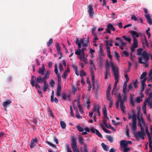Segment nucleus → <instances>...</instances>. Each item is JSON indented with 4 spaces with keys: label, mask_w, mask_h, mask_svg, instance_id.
I'll list each match as a JSON object with an SVG mask.
<instances>
[{
    "label": "nucleus",
    "mask_w": 152,
    "mask_h": 152,
    "mask_svg": "<svg viewBox=\"0 0 152 152\" xmlns=\"http://www.w3.org/2000/svg\"><path fill=\"white\" fill-rule=\"evenodd\" d=\"M106 139L110 142H112L113 141V139L112 137L110 136H107L106 137Z\"/></svg>",
    "instance_id": "a18cd8bd"
},
{
    "label": "nucleus",
    "mask_w": 152,
    "mask_h": 152,
    "mask_svg": "<svg viewBox=\"0 0 152 152\" xmlns=\"http://www.w3.org/2000/svg\"><path fill=\"white\" fill-rule=\"evenodd\" d=\"M152 70H151L149 73L148 74V75L150 77V78L149 79V80H152Z\"/></svg>",
    "instance_id": "6e6d98bb"
},
{
    "label": "nucleus",
    "mask_w": 152,
    "mask_h": 152,
    "mask_svg": "<svg viewBox=\"0 0 152 152\" xmlns=\"http://www.w3.org/2000/svg\"><path fill=\"white\" fill-rule=\"evenodd\" d=\"M120 106L121 111L123 113H124V109L126 108L125 105L124 103H122V102H120Z\"/></svg>",
    "instance_id": "473e14b6"
},
{
    "label": "nucleus",
    "mask_w": 152,
    "mask_h": 152,
    "mask_svg": "<svg viewBox=\"0 0 152 152\" xmlns=\"http://www.w3.org/2000/svg\"><path fill=\"white\" fill-rule=\"evenodd\" d=\"M76 128L78 131L80 132H83L84 130V129L79 125H77Z\"/></svg>",
    "instance_id": "4c0bfd02"
},
{
    "label": "nucleus",
    "mask_w": 152,
    "mask_h": 152,
    "mask_svg": "<svg viewBox=\"0 0 152 152\" xmlns=\"http://www.w3.org/2000/svg\"><path fill=\"white\" fill-rule=\"evenodd\" d=\"M76 117L77 118L79 119L82 118V117L80 116L78 110H77L76 112Z\"/></svg>",
    "instance_id": "0e129e2a"
},
{
    "label": "nucleus",
    "mask_w": 152,
    "mask_h": 152,
    "mask_svg": "<svg viewBox=\"0 0 152 152\" xmlns=\"http://www.w3.org/2000/svg\"><path fill=\"white\" fill-rule=\"evenodd\" d=\"M128 118L129 119L132 118V121H133L134 119L135 120H137L136 115L134 113H133L132 115L129 114L128 115Z\"/></svg>",
    "instance_id": "5701e85b"
},
{
    "label": "nucleus",
    "mask_w": 152,
    "mask_h": 152,
    "mask_svg": "<svg viewBox=\"0 0 152 152\" xmlns=\"http://www.w3.org/2000/svg\"><path fill=\"white\" fill-rule=\"evenodd\" d=\"M137 117L138 120V124L140 127L141 130H143V127L145 125V122L142 116H140V113H138L137 114Z\"/></svg>",
    "instance_id": "39448f33"
},
{
    "label": "nucleus",
    "mask_w": 152,
    "mask_h": 152,
    "mask_svg": "<svg viewBox=\"0 0 152 152\" xmlns=\"http://www.w3.org/2000/svg\"><path fill=\"white\" fill-rule=\"evenodd\" d=\"M44 80H45V79H44L43 77L42 78L41 76H39L37 78V81L38 83H41L43 82Z\"/></svg>",
    "instance_id": "a878e982"
},
{
    "label": "nucleus",
    "mask_w": 152,
    "mask_h": 152,
    "mask_svg": "<svg viewBox=\"0 0 152 152\" xmlns=\"http://www.w3.org/2000/svg\"><path fill=\"white\" fill-rule=\"evenodd\" d=\"M110 67L112 68V71L113 72L115 80L114 86H117L118 82V69L116 66L115 64L112 62L110 63Z\"/></svg>",
    "instance_id": "f03ea898"
},
{
    "label": "nucleus",
    "mask_w": 152,
    "mask_h": 152,
    "mask_svg": "<svg viewBox=\"0 0 152 152\" xmlns=\"http://www.w3.org/2000/svg\"><path fill=\"white\" fill-rule=\"evenodd\" d=\"M104 41L106 46L112 47L113 46V41L112 39L104 40Z\"/></svg>",
    "instance_id": "ddd939ff"
},
{
    "label": "nucleus",
    "mask_w": 152,
    "mask_h": 152,
    "mask_svg": "<svg viewBox=\"0 0 152 152\" xmlns=\"http://www.w3.org/2000/svg\"><path fill=\"white\" fill-rule=\"evenodd\" d=\"M107 27V28H108L109 29H111L113 31H114L115 30L114 26L111 23H109L108 24Z\"/></svg>",
    "instance_id": "f704fd0d"
},
{
    "label": "nucleus",
    "mask_w": 152,
    "mask_h": 152,
    "mask_svg": "<svg viewBox=\"0 0 152 152\" xmlns=\"http://www.w3.org/2000/svg\"><path fill=\"white\" fill-rule=\"evenodd\" d=\"M90 64L91 66V69H95V66L94 65L93 62L92 61H91Z\"/></svg>",
    "instance_id": "4d7b16f0"
},
{
    "label": "nucleus",
    "mask_w": 152,
    "mask_h": 152,
    "mask_svg": "<svg viewBox=\"0 0 152 152\" xmlns=\"http://www.w3.org/2000/svg\"><path fill=\"white\" fill-rule=\"evenodd\" d=\"M116 87H117V86H114V87H113V89L112 92V94L113 95L114 94L115 96H116V95L117 94L116 93H114V92L115 91V90H116Z\"/></svg>",
    "instance_id": "864d4df0"
},
{
    "label": "nucleus",
    "mask_w": 152,
    "mask_h": 152,
    "mask_svg": "<svg viewBox=\"0 0 152 152\" xmlns=\"http://www.w3.org/2000/svg\"><path fill=\"white\" fill-rule=\"evenodd\" d=\"M152 96V93H150L149 94L148 97V98H147V99H146V100H145V101H147V102H149L150 100L151 99Z\"/></svg>",
    "instance_id": "5fc2aeb1"
},
{
    "label": "nucleus",
    "mask_w": 152,
    "mask_h": 152,
    "mask_svg": "<svg viewBox=\"0 0 152 152\" xmlns=\"http://www.w3.org/2000/svg\"><path fill=\"white\" fill-rule=\"evenodd\" d=\"M145 135V133L143 129V130H141V131L138 132L136 133L135 135L136 136L139 137L141 138L142 140L144 139V135Z\"/></svg>",
    "instance_id": "f8f14e48"
},
{
    "label": "nucleus",
    "mask_w": 152,
    "mask_h": 152,
    "mask_svg": "<svg viewBox=\"0 0 152 152\" xmlns=\"http://www.w3.org/2000/svg\"><path fill=\"white\" fill-rule=\"evenodd\" d=\"M132 123H129V125L131 127L132 131V132H135L137 129V120L134 119L133 121H132Z\"/></svg>",
    "instance_id": "9d476101"
},
{
    "label": "nucleus",
    "mask_w": 152,
    "mask_h": 152,
    "mask_svg": "<svg viewBox=\"0 0 152 152\" xmlns=\"http://www.w3.org/2000/svg\"><path fill=\"white\" fill-rule=\"evenodd\" d=\"M91 78L92 80V84L93 86V89L94 90L95 88V83L94 82V75L93 72H91Z\"/></svg>",
    "instance_id": "dca6fc26"
},
{
    "label": "nucleus",
    "mask_w": 152,
    "mask_h": 152,
    "mask_svg": "<svg viewBox=\"0 0 152 152\" xmlns=\"http://www.w3.org/2000/svg\"><path fill=\"white\" fill-rule=\"evenodd\" d=\"M131 18L132 20H134V21H137V22H139V20L137 17H136L135 15H132L131 16Z\"/></svg>",
    "instance_id": "37998d69"
},
{
    "label": "nucleus",
    "mask_w": 152,
    "mask_h": 152,
    "mask_svg": "<svg viewBox=\"0 0 152 152\" xmlns=\"http://www.w3.org/2000/svg\"><path fill=\"white\" fill-rule=\"evenodd\" d=\"M120 48L121 50H123L124 47L126 45V43L123 41L122 39H120Z\"/></svg>",
    "instance_id": "412c9836"
},
{
    "label": "nucleus",
    "mask_w": 152,
    "mask_h": 152,
    "mask_svg": "<svg viewBox=\"0 0 152 152\" xmlns=\"http://www.w3.org/2000/svg\"><path fill=\"white\" fill-rule=\"evenodd\" d=\"M115 56L117 60H119V58L120 57V56L116 52H115Z\"/></svg>",
    "instance_id": "774afa93"
},
{
    "label": "nucleus",
    "mask_w": 152,
    "mask_h": 152,
    "mask_svg": "<svg viewBox=\"0 0 152 152\" xmlns=\"http://www.w3.org/2000/svg\"><path fill=\"white\" fill-rule=\"evenodd\" d=\"M142 98L141 97H137L136 99V102L138 103L140 102L142 100Z\"/></svg>",
    "instance_id": "3c124183"
},
{
    "label": "nucleus",
    "mask_w": 152,
    "mask_h": 152,
    "mask_svg": "<svg viewBox=\"0 0 152 152\" xmlns=\"http://www.w3.org/2000/svg\"><path fill=\"white\" fill-rule=\"evenodd\" d=\"M49 88V86H44L43 87V90L44 92L46 91L47 89Z\"/></svg>",
    "instance_id": "e2e57ef3"
},
{
    "label": "nucleus",
    "mask_w": 152,
    "mask_h": 152,
    "mask_svg": "<svg viewBox=\"0 0 152 152\" xmlns=\"http://www.w3.org/2000/svg\"><path fill=\"white\" fill-rule=\"evenodd\" d=\"M142 50L143 49L141 48L138 49L137 50V55L139 56H142Z\"/></svg>",
    "instance_id": "72a5a7b5"
},
{
    "label": "nucleus",
    "mask_w": 152,
    "mask_h": 152,
    "mask_svg": "<svg viewBox=\"0 0 152 152\" xmlns=\"http://www.w3.org/2000/svg\"><path fill=\"white\" fill-rule=\"evenodd\" d=\"M45 71V68L44 65H43L41 68H39V73L41 75H44Z\"/></svg>",
    "instance_id": "4468645a"
},
{
    "label": "nucleus",
    "mask_w": 152,
    "mask_h": 152,
    "mask_svg": "<svg viewBox=\"0 0 152 152\" xmlns=\"http://www.w3.org/2000/svg\"><path fill=\"white\" fill-rule=\"evenodd\" d=\"M83 148L84 152H88L87 144L85 143L84 144Z\"/></svg>",
    "instance_id": "680f3d73"
},
{
    "label": "nucleus",
    "mask_w": 152,
    "mask_h": 152,
    "mask_svg": "<svg viewBox=\"0 0 152 152\" xmlns=\"http://www.w3.org/2000/svg\"><path fill=\"white\" fill-rule=\"evenodd\" d=\"M70 70L68 68H67L66 70L64 72L62 77L64 79H66L67 76V73H69Z\"/></svg>",
    "instance_id": "4be33fe9"
},
{
    "label": "nucleus",
    "mask_w": 152,
    "mask_h": 152,
    "mask_svg": "<svg viewBox=\"0 0 152 152\" xmlns=\"http://www.w3.org/2000/svg\"><path fill=\"white\" fill-rule=\"evenodd\" d=\"M75 43L78 46V48L75 51V54L79 56L81 61H83L85 64L87 63V55L86 56L84 51L86 50V48L89 44V38L87 39L85 38L76 39Z\"/></svg>",
    "instance_id": "f257e3e1"
},
{
    "label": "nucleus",
    "mask_w": 152,
    "mask_h": 152,
    "mask_svg": "<svg viewBox=\"0 0 152 152\" xmlns=\"http://www.w3.org/2000/svg\"><path fill=\"white\" fill-rule=\"evenodd\" d=\"M113 62L114 63L113 61H110V62H109L108 60L107 59L106 60V64L105 65V68L106 70L104 72V79H107L108 77H110V73L109 71L110 70V63L111 62Z\"/></svg>",
    "instance_id": "7ed1b4c3"
},
{
    "label": "nucleus",
    "mask_w": 152,
    "mask_h": 152,
    "mask_svg": "<svg viewBox=\"0 0 152 152\" xmlns=\"http://www.w3.org/2000/svg\"><path fill=\"white\" fill-rule=\"evenodd\" d=\"M122 37L123 38L125 41H127L129 42H130L131 41V39L130 38L127 37L125 35L123 36H122Z\"/></svg>",
    "instance_id": "58836bf2"
},
{
    "label": "nucleus",
    "mask_w": 152,
    "mask_h": 152,
    "mask_svg": "<svg viewBox=\"0 0 152 152\" xmlns=\"http://www.w3.org/2000/svg\"><path fill=\"white\" fill-rule=\"evenodd\" d=\"M149 147L150 148L149 152H152V142L151 140H149Z\"/></svg>",
    "instance_id": "13d9d810"
},
{
    "label": "nucleus",
    "mask_w": 152,
    "mask_h": 152,
    "mask_svg": "<svg viewBox=\"0 0 152 152\" xmlns=\"http://www.w3.org/2000/svg\"><path fill=\"white\" fill-rule=\"evenodd\" d=\"M133 45H132L130 48V50L132 52H134L135 49L138 46L137 41L136 38L134 37V38L133 39Z\"/></svg>",
    "instance_id": "1a4fd4ad"
},
{
    "label": "nucleus",
    "mask_w": 152,
    "mask_h": 152,
    "mask_svg": "<svg viewBox=\"0 0 152 152\" xmlns=\"http://www.w3.org/2000/svg\"><path fill=\"white\" fill-rule=\"evenodd\" d=\"M126 93H124V94L123 95V99L120 102H122V103H124L126 101Z\"/></svg>",
    "instance_id": "2f4dec72"
},
{
    "label": "nucleus",
    "mask_w": 152,
    "mask_h": 152,
    "mask_svg": "<svg viewBox=\"0 0 152 152\" xmlns=\"http://www.w3.org/2000/svg\"><path fill=\"white\" fill-rule=\"evenodd\" d=\"M56 48L58 53L61 55H62V53L61 52V48L58 42H57L56 44Z\"/></svg>",
    "instance_id": "bb28decb"
},
{
    "label": "nucleus",
    "mask_w": 152,
    "mask_h": 152,
    "mask_svg": "<svg viewBox=\"0 0 152 152\" xmlns=\"http://www.w3.org/2000/svg\"><path fill=\"white\" fill-rule=\"evenodd\" d=\"M137 80H136L135 82L133 83V86L135 88H137L138 87V86L137 85Z\"/></svg>",
    "instance_id": "338daca9"
},
{
    "label": "nucleus",
    "mask_w": 152,
    "mask_h": 152,
    "mask_svg": "<svg viewBox=\"0 0 152 152\" xmlns=\"http://www.w3.org/2000/svg\"><path fill=\"white\" fill-rule=\"evenodd\" d=\"M72 67L73 69L75 70V74L77 76H78L79 75V73L77 69V66H76L75 64H72Z\"/></svg>",
    "instance_id": "b1692460"
},
{
    "label": "nucleus",
    "mask_w": 152,
    "mask_h": 152,
    "mask_svg": "<svg viewBox=\"0 0 152 152\" xmlns=\"http://www.w3.org/2000/svg\"><path fill=\"white\" fill-rule=\"evenodd\" d=\"M71 141V146L73 152H80L79 148L77 147V142L75 138H72Z\"/></svg>",
    "instance_id": "0eeeda50"
},
{
    "label": "nucleus",
    "mask_w": 152,
    "mask_h": 152,
    "mask_svg": "<svg viewBox=\"0 0 152 152\" xmlns=\"http://www.w3.org/2000/svg\"><path fill=\"white\" fill-rule=\"evenodd\" d=\"M102 127L103 130L106 133H110V131L106 129L104 126L103 125H102Z\"/></svg>",
    "instance_id": "8fccbe9b"
},
{
    "label": "nucleus",
    "mask_w": 152,
    "mask_h": 152,
    "mask_svg": "<svg viewBox=\"0 0 152 152\" xmlns=\"http://www.w3.org/2000/svg\"><path fill=\"white\" fill-rule=\"evenodd\" d=\"M110 96V94H106V97L107 99L110 102V103H111L113 101L112 98Z\"/></svg>",
    "instance_id": "c756f323"
},
{
    "label": "nucleus",
    "mask_w": 152,
    "mask_h": 152,
    "mask_svg": "<svg viewBox=\"0 0 152 152\" xmlns=\"http://www.w3.org/2000/svg\"><path fill=\"white\" fill-rule=\"evenodd\" d=\"M128 81H126L124 82V86H123V93H126V87H127V84Z\"/></svg>",
    "instance_id": "cd10ccee"
},
{
    "label": "nucleus",
    "mask_w": 152,
    "mask_h": 152,
    "mask_svg": "<svg viewBox=\"0 0 152 152\" xmlns=\"http://www.w3.org/2000/svg\"><path fill=\"white\" fill-rule=\"evenodd\" d=\"M148 102H147V101H145L142 107V110L143 112V113L144 114H146V105L147 104Z\"/></svg>",
    "instance_id": "aec40b11"
},
{
    "label": "nucleus",
    "mask_w": 152,
    "mask_h": 152,
    "mask_svg": "<svg viewBox=\"0 0 152 152\" xmlns=\"http://www.w3.org/2000/svg\"><path fill=\"white\" fill-rule=\"evenodd\" d=\"M59 69L60 72H61L64 70L63 66L61 63H60L59 64Z\"/></svg>",
    "instance_id": "69168bd1"
},
{
    "label": "nucleus",
    "mask_w": 152,
    "mask_h": 152,
    "mask_svg": "<svg viewBox=\"0 0 152 152\" xmlns=\"http://www.w3.org/2000/svg\"><path fill=\"white\" fill-rule=\"evenodd\" d=\"M53 40L52 39L50 38L49 41L47 42V44L48 46H49L52 43Z\"/></svg>",
    "instance_id": "bf43d9fd"
},
{
    "label": "nucleus",
    "mask_w": 152,
    "mask_h": 152,
    "mask_svg": "<svg viewBox=\"0 0 152 152\" xmlns=\"http://www.w3.org/2000/svg\"><path fill=\"white\" fill-rule=\"evenodd\" d=\"M54 66H55L54 72H55L56 74V75H59V74H58V69L57 68V64H55Z\"/></svg>",
    "instance_id": "de8ad7c7"
},
{
    "label": "nucleus",
    "mask_w": 152,
    "mask_h": 152,
    "mask_svg": "<svg viewBox=\"0 0 152 152\" xmlns=\"http://www.w3.org/2000/svg\"><path fill=\"white\" fill-rule=\"evenodd\" d=\"M77 90V87L76 86H73L72 88V93L75 94Z\"/></svg>",
    "instance_id": "79ce46f5"
},
{
    "label": "nucleus",
    "mask_w": 152,
    "mask_h": 152,
    "mask_svg": "<svg viewBox=\"0 0 152 152\" xmlns=\"http://www.w3.org/2000/svg\"><path fill=\"white\" fill-rule=\"evenodd\" d=\"M54 91L53 90L52 91V94L51 96V101L53 102H54Z\"/></svg>",
    "instance_id": "052dcab7"
},
{
    "label": "nucleus",
    "mask_w": 152,
    "mask_h": 152,
    "mask_svg": "<svg viewBox=\"0 0 152 152\" xmlns=\"http://www.w3.org/2000/svg\"><path fill=\"white\" fill-rule=\"evenodd\" d=\"M50 74V72L49 71H47L43 77L45 80H46L48 79L49 77V75Z\"/></svg>",
    "instance_id": "c85d7f7f"
},
{
    "label": "nucleus",
    "mask_w": 152,
    "mask_h": 152,
    "mask_svg": "<svg viewBox=\"0 0 152 152\" xmlns=\"http://www.w3.org/2000/svg\"><path fill=\"white\" fill-rule=\"evenodd\" d=\"M104 150L106 151H107L109 150L108 147L104 143H102L101 145Z\"/></svg>",
    "instance_id": "e433bc0d"
},
{
    "label": "nucleus",
    "mask_w": 152,
    "mask_h": 152,
    "mask_svg": "<svg viewBox=\"0 0 152 152\" xmlns=\"http://www.w3.org/2000/svg\"><path fill=\"white\" fill-rule=\"evenodd\" d=\"M32 87H35L36 88H37V90L39 89H40V86L37 83L34 82L33 83V84H31Z\"/></svg>",
    "instance_id": "7c9ffc66"
},
{
    "label": "nucleus",
    "mask_w": 152,
    "mask_h": 152,
    "mask_svg": "<svg viewBox=\"0 0 152 152\" xmlns=\"http://www.w3.org/2000/svg\"><path fill=\"white\" fill-rule=\"evenodd\" d=\"M86 75L85 72L83 70H81L80 72V75L81 77H83V76H85Z\"/></svg>",
    "instance_id": "603ef678"
},
{
    "label": "nucleus",
    "mask_w": 152,
    "mask_h": 152,
    "mask_svg": "<svg viewBox=\"0 0 152 152\" xmlns=\"http://www.w3.org/2000/svg\"><path fill=\"white\" fill-rule=\"evenodd\" d=\"M125 131L126 133V136L129 137H130V136L129 135V129L127 125H126L125 128Z\"/></svg>",
    "instance_id": "c9c22d12"
},
{
    "label": "nucleus",
    "mask_w": 152,
    "mask_h": 152,
    "mask_svg": "<svg viewBox=\"0 0 152 152\" xmlns=\"http://www.w3.org/2000/svg\"><path fill=\"white\" fill-rule=\"evenodd\" d=\"M145 16L146 19L148 21L149 24L150 25L152 24V20L150 15L149 14H147L146 15H145Z\"/></svg>",
    "instance_id": "a211bd4d"
},
{
    "label": "nucleus",
    "mask_w": 152,
    "mask_h": 152,
    "mask_svg": "<svg viewBox=\"0 0 152 152\" xmlns=\"http://www.w3.org/2000/svg\"><path fill=\"white\" fill-rule=\"evenodd\" d=\"M146 75V73L145 72H143L141 75V79H142L143 80L145 79V80H146V79L145 78Z\"/></svg>",
    "instance_id": "c03bdc74"
},
{
    "label": "nucleus",
    "mask_w": 152,
    "mask_h": 152,
    "mask_svg": "<svg viewBox=\"0 0 152 152\" xmlns=\"http://www.w3.org/2000/svg\"><path fill=\"white\" fill-rule=\"evenodd\" d=\"M120 144L121 147L123 148L127 147L128 144V143L125 140H122L120 141Z\"/></svg>",
    "instance_id": "f3484780"
},
{
    "label": "nucleus",
    "mask_w": 152,
    "mask_h": 152,
    "mask_svg": "<svg viewBox=\"0 0 152 152\" xmlns=\"http://www.w3.org/2000/svg\"><path fill=\"white\" fill-rule=\"evenodd\" d=\"M85 130L86 132H90V131H91V132L93 133H95L99 137L101 138L102 137V136L99 132L97 129L93 127H92L90 128V129L88 127H86L85 129Z\"/></svg>",
    "instance_id": "423d86ee"
},
{
    "label": "nucleus",
    "mask_w": 152,
    "mask_h": 152,
    "mask_svg": "<svg viewBox=\"0 0 152 152\" xmlns=\"http://www.w3.org/2000/svg\"><path fill=\"white\" fill-rule=\"evenodd\" d=\"M60 124L61 127L63 129H64L66 128V124L63 121H61L60 122Z\"/></svg>",
    "instance_id": "ea45409f"
},
{
    "label": "nucleus",
    "mask_w": 152,
    "mask_h": 152,
    "mask_svg": "<svg viewBox=\"0 0 152 152\" xmlns=\"http://www.w3.org/2000/svg\"><path fill=\"white\" fill-rule=\"evenodd\" d=\"M78 139L79 140V142L81 145H82L84 142L83 140L84 139L83 138L81 137H78Z\"/></svg>",
    "instance_id": "49530a36"
},
{
    "label": "nucleus",
    "mask_w": 152,
    "mask_h": 152,
    "mask_svg": "<svg viewBox=\"0 0 152 152\" xmlns=\"http://www.w3.org/2000/svg\"><path fill=\"white\" fill-rule=\"evenodd\" d=\"M103 114H104V118L107 119L108 118V117L107 116V109L105 107L104 108L103 110Z\"/></svg>",
    "instance_id": "393cba45"
},
{
    "label": "nucleus",
    "mask_w": 152,
    "mask_h": 152,
    "mask_svg": "<svg viewBox=\"0 0 152 152\" xmlns=\"http://www.w3.org/2000/svg\"><path fill=\"white\" fill-rule=\"evenodd\" d=\"M88 12L89 16L91 18H93V15L94 14V12L93 11V8L91 5H89L88 6Z\"/></svg>",
    "instance_id": "9b49d317"
},
{
    "label": "nucleus",
    "mask_w": 152,
    "mask_h": 152,
    "mask_svg": "<svg viewBox=\"0 0 152 152\" xmlns=\"http://www.w3.org/2000/svg\"><path fill=\"white\" fill-rule=\"evenodd\" d=\"M100 108V107L98 105H94L92 111L94 113V115L100 116V112L99 111Z\"/></svg>",
    "instance_id": "6e6552de"
},
{
    "label": "nucleus",
    "mask_w": 152,
    "mask_h": 152,
    "mask_svg": "<svg viewBox=\"0 0 152 152\" xmlns=\"http://www.w3.org/2000/svg\"><path fill=\"white\" fill-rule=\"evenodd\" d=\"M149 59V54L146 51H144L142 53L141 57L139 58L138 62L140 64H142L143 63L148 61Z\"/></svg>",
    "instance_id": "20e7f679"
},
{
    "label": "nucleus",
    "mask_w": 152,
    "mask_h": 152,
    "mask_svg": "<svg viewBox=\"0 0 152 152\" xmlns=\"http://www.w3.org/2000/svg\"><path fill=\"white\" fill-rule=\"evenodd\" d=\"M130 33L132 34V36L133 37V39L134 37L135 38L138 37L140 36L139 34L137 33L135 31H131Z\"/></svg>",
    "instance_id": "6ab92c4d"
},
{
    "label": "nucleus",
    "mask_w": 152,
    "mask_h": 152,
    "mask_svg": "<svg viewBox=\"0 0 152 152\" xmlns=\"http://www.w3.org/2000/svg\"><path fill=\"white\" fill-rule=\"evenodd\" d=\"M145 132L146 134H147L148 136V137L149 140H151V138L150 136V134L147 128H146L145 129Z\"/></svg>",
    "instance_id": "a19ab883"
},
{
    "label": "nucleus",
    "mask_w": 152,
    "mask_h": 152,
    "mask_svg": "<svg viewBox=\"0 0 152 152\" xmlns=\"http://www.w3.org/2000/svg\"><path fill=\"white\" fill-rule=\"evenodd\" d=\"M130 103L133 106H134V101L133 98V97L131 96L130 98Z\"/></svg>",
    "instance_id": "09e8293b"
},
{
    "label": "nucleus",
    "mask_w": 152,
    "mask_h": 152,
    "mask_svg": "<svg viewBox=\"0 0 152 152\" xmlns=\"http://www.w3.org/2000/svg\"><path fill=\"white\" fill-rule=\"evenodd\" d=\"M11 102L10 100H8L5 102H4L3 103V106L4 109V110L7 111V107Z\"/></svg>",
    "instance_id": "2eb2a0df"
}]
</instances>
